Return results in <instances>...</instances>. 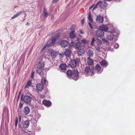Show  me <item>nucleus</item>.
Wrapping results in <instances>:
<instances>
[{
	"label": "nucleus",
	"mask_w": 135,
	"mask_h": 135,
	"mask_svg": "<svg viewBox=\"0 0 135 135\" xmlns=\"http://www.w3.org/2000/svg\"><path fill=\"white\" fill-rule=\"evenodd\" d=\"M92 22H88L89 26L90 27L91 29H92L93 28V27L91 25Z\"/></svg>",
	"instance_id": "obj_36"
},
{
	"label": "nucleus",
	"mask_w": 135,
	"mask_h": 135,
	"mask_svg": "<svg viewBox=\"0 0 135 135\" xmlns=\"http://www.w3.org/2000/svg\"><path fill=\"white\" fill-rule=\"evenodd\" d=\"M95 34L96 36L98 37L101 38L103 37L104 33L103 31L100 29L96 31Z\"/></svg>",
	"instance_id": "obj_3"
},
{
	"label": "nucleus",
	"mask_w": 135,
	"mask_h": 135,
	"mask_svg": "<svg viewBox=\"0 0 135 135\" xmlns=\"http://www.w3.org/2000/svg\"><path fill=\"white\" fill-rule=\"evenodd\" d=\"M59 68L61 70H64L66 69V65L65 64H61L59 66Z\"/></svg>",
	"instance_id": "obj_23"
},
{
	"label": "nucleus",
	"mask_w": 135,
	"mask_h": 135,
	"mask_svg": "<svg viewBox=\"0 0 135 135\" xmlns=\"http://www.w3.org/2000/svg\"><path fill=\"white\" fill-rule=\"evenodd\" d=\"M101 2L99 4V6L100 8L103 9L107 7V3L106 2Z\"/></svg>",
	"instance_id": "obj_9"
},
{
	"label": "nucleus",
	"mask_w": 135,
	"mask_h": 135,
	"mask_svg": "<svg viewBox=\"0 0 135 135\" xmlns=\"http://www.w3.org/2000/svg\"><path fill=\"white\" fill-rule=\"evenodd\" d=\"M71 52L70 49H67L65 52V54L66 56L69 57L71 55Z\"/></svg>",
	"instance_id": "obj_19"
},
{
	"label": "nucleus",
	"mask_w": 135,
	"mask_h": 135,
	"mask_svg": "<svg viewBox=\"0 0 135 135\" xmlns=\"http://www.w3.org/2000/svg\"><path fill=\"white\" fill-rule=\"evenodd\" d=\"M80 33L81 34H83L84 33V32L82 31V30H80Z\"/></svg>",
	"instance_id": "obj_47"
},
{
	"label": "nucleus",
	"mask_w": 135,
	"mask_h": 135,
	"mask_svg": "<svg viewBox=\"0 0 135 135\" xmlns=\"http://www.w3.org/2000/svg\"><path fill=\"white\" fill-rule=\"evenodd\" d=\"M31 100L32 98L30 96L26 95V103H30Z\"/></svg>",
	"instance_id": "obj_20"
},
{
	"label": "nucleus",
	"mask_w": 135,
	"mask_h": 135,
	"mask_svg": "<svg viewBox=\"0 0 135 135\" xmlns=\"http://www.w3.org/2000/svg\"><path fill=\"white\" fill-rule=\"evenodd\" d=\"M79 75V72L78 71L76 70H73L72 72V75L74 76L76 78V79L75 80H76L78 79L77 78Z\"/></svg>",
	"instance_id": "obj_11"
},
{
	"label": "nucleus",
	"mask_w": 135,
	"mask_h": 135,
	"mask_svg": "<svg viewBox=\"0 0 135 135\" xmlns=\"http://www.w3.org/2000/svg\"><path fill=\"white\" fill-rule=\"evenodd\" d=\"M103 20L104 18L103 16L100 15L97 16L96 21L98 23H102L103 21Z\"/></svg>",
	"instance_id": "obj_7"
},
{
	"label": "nucleus",
	"mask_w": 135,
	"mask_h": 135,
	"mask_svg": "<svg viewBox=\"0 0 135 135\" xmlns=\"http://www.w3.org/2000/svg\"><path fill=\"white\" fill-rule=\"evenodd\" d=\"M113 38V37L112 35H109L107 36V39L110 41L112 40Z\"/></svg>",
	"instance_id": "obj_29"
},
{
	"label": "nucleus",
	"mask_w": 135,
	"mask_h": 135,
	"mask_svg": "<svg viewBox=\"0 0 135 135\" xmlns=\"http://www.w3.org/2000/svg\"><path fill=\"white\" fill-rule=\"evenodd\" d=\"M73 43H74L75 45V46L76 48L79 49L80 48V47L81 46V44L79 42H72Z\"/></svg>",
	"instance_id": "obj_24"
},
{
	"label": "nucleus",
	"mask_w": 135,
	"mask_h": 135,
	"mask_svg": "<svg viewBox=\"0 0 135 135\" xmlns=\"http://www.w3.org/2000/svg\"><path fill=\"white\" fill-rule=\"evenodd\" d=\"M94 4H93L92 6H91L90 8L89 9H91L93 7H94Z\"/></svg>",
	"instance_id": "obj_46"
},
{
	"label": "nucleus",
	"mask_w": 135,
	"mask_h": 135,
	"mask_svg": "<svg viewBox=\"0 0 135 135\" xmlns=\"http://www.w3.org/2000/svg\"><path fill=\"white\" fill-rule=\"evenodd\" d=\"M44 68H37V72L40 75H43L44 73Z\"/></svg>",
	"instance_id": "obj_10"
},
{
	"label": "nucleus",
	"mask_w": 135,
	"mask_h": 135,
	"mask_svg": "<svg viewBox=\"0 0 135 135\" xmlns=\"http://www.w3.org/2000/svg\"><path fill=\"white\" fill-rule=\"evenodd\" d=\"M87 63L88 65L91 66L92 65L93 63V61L90 57L87 58Z\"/></svg>",
	"instance_id": "obj_17"
},
{
	"label": "nucleus",
	"mask_w": 135,
	"mask_h": 135,
	"mask_svg": "<svg viewBox=\"0 0 135 135\" xmlns=\"http://www.w3.org/2000/svg\"><path fill=\"white\" fill-rule=\"evenodd\" d=\"M96 49L99 52L100 51V47L98 46H96L95 47Z\"/></svg>",
	"instance_id": "obj_39"
},
{
	"label": "nucleus",
	"mask_w": 135,
	"mask_h": 135,
	"mask_svg": "<svg viewBox=\"0 0 135 135\" xmlns=\"http://www.w3.org/2000/svg\"><path fill=\"white\" fill-rule=\"evenodd\" d=\"M75 28V26H73L72 27H71V30H73L72 28Z\"/></svg>",
	"instance_id": "obj_49"
},
{
	"label": "nucleus",
	"mask_w": 135,
	"mask_h": 135,
	"mask_svg": "<svg viewBox=\"0 0 135 135\" xmlns=\"http://www.w3.org/2000/svg\"><path fill=\"white\" fill-rule=\"evenodd\" d=\"M80 61V59L79 58H76L75 60H71L70 63V65L72 68L76 67V64L78 63Z\"/></svg>",
	"instance_id": "obj_2"
},
{
	"label": "nucleus",
	"mask_w": 135,
	"mask_h": 135,
	"mask_svg": "<svg viewBox=\"0 0 135 135\" xmlns=\"http://www.w3.org/2000/svg\"><path fill=\"white\" fill-rule=\"evenodd\" d=\"M100 29L103 31H104L106 32L108 30V28L105 25H102L100 26Z\"/></svg>",
	"instance_id": "obj_13"
},
{
	"label": "nucleus",
	"mask_w": 135,
	"mask_h": 135,
	"mask_svg": "<svg viewBox=\"0 0 135 135\" xmlns=\"http://www.w3.org/2000/svg\"><path fill=\"white\" fill-rule=\"evenodd\" d=\"M47 81V80L45 78H42V79L41 80V84L43 85L45 84H46V82Z\"/></svg>",
	"instance_id": "obj_28"
},
{
	"label": "nucleus",
	"mask_w": 135,
	"mask_h": 135,
	"mask_svg": "<svg viewBox=\"0 0 135 135\" xmlns=\"http://www.w3.org/2000/svg\"><path fill=\"white\" fill-rule=\"evenodd\" d=\"M61 34L60 33H58L57 34L55 35L53 37L51 40V43L53 45L55 44V42L56 40L61 35Z\"/></svg>",
	"instance_id": "obj_5"
},
{
	"label": "nucleus",
	"mask_w": 135,
	"mask_h": 135,
	"mask_svg": "<svg viewBox=\"0 0 135 135\" xmlns=\"http://www.w3.org/2000/svg\"><path fill=\"white\" fill-rule=\"evenodd\" d=\"M46 45H44L41 50V52H43L45 49L46 48Z\"/></svg>",
	"instance_id": "obj_38"
},
{
	"label": "nucleus",
	"mask_w": 135,
	"mask_h": 135,
	"mask_svg": "<svg viewBox=\"0 0 135 135\" xmlns=\"http://www.w3.org/2000/svg\"><path fill=\"white\" fill-rule=\"evenodd\" d=\"M95 41V38L93 37L92 38V40L91 42V45L92 46L93 45L94 42Z\"/></svg>",
	"instance_id": "obj_37"
},
{
	"label": "nucleus",
	"mask_w": 135,
	"mask_h": 135,
	"mask_svg": "<svg viewBox=\"0 0 135 135\" xmlns=\"http://www.w3.org/2000/svg\"><path fill=\"white\" fill-rule=\"evenodd\" d=\"M100 2H100V1H99L96 4V5L93 8V9L94 10V9H95V8H96L97 7V6H98L99 5V4Z\"/></svg>",
	"instance_id": "obj_33"
},
{
	"label": "nucleus",
	"mask_w": 135,
	"mask_h": 135,
	"mask_svg": "<svg viewBox=\"0 0 135 135\" xmlns=\"http://www.w3.org/2000/svg\"><path fill=\"white\" fill-rule=\"evenodd\" d=\"M17 16H13V17L12 18V19H13V18H15V17H17Z\"/></svg>",
	"instance_id": "obj_50"
},
{
	"label": "nucleus",
	"mask_w": 135,
	"mask_h": 135,
	"mask_svg": "<svg viewBox=\"0 0 135 135\" xmlns=\"http://www.w3.org/2000/svg\"><path fill=\"white\" fill-rule=\"evenodd\" d=\"M18 119H17L16 120V122H15V126H16L17 125V123H18Z\"/></svg>",
	"instance_id": "obj_45"
},
{
	"label": "nucleus",
	"mask_w": 135,
	"mask_h": 135,
	"mask_svg": "<svg viewBox=\"0 0 135 135\" xmlns=\"http://www.w3.org/2000/svg\"><path fill=\"white\" fill-rule=\"evenodd\" d=\"M101 65L104 67H106L108 65L107 61L105 60H103L100 62Z\"/></svg>",
	"instance_id": "obj_12"
},
{
	"label": "nucleus",
	"mask_w": 135,
	"mask_h": 135,
	"mask_svg": "<svg viewBox=\"0 0 135 135\" xmlns=\"http://www.w3.org/2000/svg\"><path fill=\"white\" fill-rule=\"evenodd\" d=\"M30 110L29 108L27 107H26V114H28L30 112Z\"/></svg>",
	"instance_id": "obj_32"
},
{
	"label": "nucleus",
	"mask_w": 135,
	"mask_h": 135,
	"mask_svg": "<svg viewBox=\"0 0 135 135\" xmlns=\"http://www.w3.org/2000/svg\"><path fill=\"white\" fill-rule=\"evenodd\" d=\"M29 125V120H26V128L28 127Z\"/></svg>",
	"instance_id": "obj_35"
},
{
	"label": "nucleus",
	"mask_w": 135,
	"mask_h": 135,
	"mask_svg": "<svg viewBox=\"0 0 135 135\" xmlns=\"http://www.w3.org/2000/svg\"><path fill=\"white\" fill-rule=\"evenodd\" d=\"M96 43L98 45H100L102 43L101 41L99 39H97Z\"/></svg>",
	"instance_id": "obj_31"
},
{
	"label": "nucleus",
	"mask_w": 135,
	"mask_h": 135,
	"mask_svg": "<svg viewBox=\"0 0 135 135\" xmlns=\"http://www.w3.org/2000/svg\"><path fill=\"white\" fill-rule=\"evenodd\" d=\"M84 74L86 76L90 75L92 76L95 74V68L94 66L91 67V68L89 66H86L84 69Z\"/></svg>",
	"instance_id": "obj_1"
},
{
	"label": "nucleus",
	"mask_w": 135,
	"mask_h": 135,
	"mask_svg": "<svg viewBox=\"0 0 135 135\" xmlns=\"http://www.w3.org/2000/svg\"><path fill=\"white\" fill-rule=\"evenodd\" d=\"M43 12L45 17H47L48 16V14L47 12V10L45 8H44Z\"/></svg>",
	"instance_id": "obj_26"
},
{
	"label": "nucleus",
	"mask_w": 135,
	"mask_h": 135,
	"mask_svg": "<svg viewBox=\"0 0 135 135\" xmlns=\"http://www.w3.org/2000/svg\"><path fill=\"white\" fill-rule=\"evenodd\" d=\"M51 55L52 58L55 59L57 56V53L55 51H53L51 53Z\"/></svg>",
	"instance_id": "obj_21"
},
{
	"label": "nucleus",
	"mask_w": 135,
	"mask_h": 135,
	"mask_svg": "<svg viewBox=\"0 0 135 135\" xmlns=\"http://www.w3.org/2000/svg\"><path fill=\"white\" fill-rule=\"evenodd\" d=\"M31 84V80H29L26 84V88L30 86Z\"/></svg>",
	"instance_id": "obj_30"
},
{
	"label": "nucleus",
	"mask_w": 135,
	"mask_h": 135,
	"mask_svg": "<svg viewBox=\"0 0 135 135\" xmlns=\"http://www.w3.org/2000/svg\"><path fill=\"white\" fill-rule=\"evenodd\" d=\"M42 103L44 105L47 107L50 106L51 104L50 101L46 100H44L42 101Z\"/></svg>",
	"instance_id": "obj_8"
},
{
	"label": "nucleus",
	"mask_w": 135,
	"mask_h": 135,
	"mask_svg": "<svg viewBox=\"0 0 135 135\" xmlns=\"http://www.w3.org/2000/svg\"><path fill=\"white\" fill-rule=\"evenodd\" d=\"M81 43L84 44H86L87 43V41L85 39H83L81 41Z\"/></svg>",
	"instance_id": "obj_34"
},
{
	"label": "nucleus",
	"mask_w": 135,
	"mask_h": 135,
	"mask_svg": "<svg viewBox=\"0 0 135 135\" xmlns=\"http://www.w3.org/2000/svg\"><path fill=\"white\" fill-rule=\"evenodd\" d=\"M88 56L89 57H93L94 54L93 51L92 50H89L87 52Z\"/></svg>",
	"instance_id": "obj_18"
},
{
	"label": "nucleus",
	"mask_w": 135,
	"mask_h": 135,
	"mask_svg": "<svg viewBox=\"0 0 135 135\" xmlns=\"http://www.w3.org/2000/svg\"><path fill=\"white\" fill-rule=\"evenodd\" d=\"M29 24V23L27 22V23L26 25H28Z\"/></svg>",
	"instance_id": "obj_51"
},
{
	"label": "nucleus",
	"mask_w": 135,
	"mask_h": 135,
	"mask_svg": "<svg viewBox=\"0 0 135 135\" xmlns=\"http://www.w3.org/2000/svg\"><path fill=\"white\" fill-rule=\"evenodd\" d=\"M74 31H72L70 33V37L71 39H74L76 38V36L74 35Z\"/></svg>",
	"instance_id": "obj_22"
},
{
	"label": "nucleus",
	"mask_w": 135,
	"mask_h": 135,
	"mask_svg": "<svg viewBox=\"0 0 135 135\" xmlns=\"http://www.w3.org/2000/svg\"><path fill=\"white\" fill-rule=\"evenodd\" d=\"M72 72L70 70H68L67 72V75L69 76H72Z\"/></svg>",
	"instance_id": "obj_27"
},
{
	"label": "nucleus",
	"mask_w": 135,
	"mask_h": 135,
	"mask_svg": "<svg viewBox=\"0 0 135 135\" xmlns=\"http://www.w3.org/2000/svg\"><path fill=\"white\" fill-rule=\"evenodd\" d=\"M34 71H32L31 74V78H33L34 75Z\"/></svg>",
	"instance_id": "obj_43"
},
{
	"label": "nucleus",
	"mask_w": 135,
	"mask_h": 135,
	"mask_svg": "<svg viewBox=\"0 0 135 135\" xmlns=\"http://www.w3.org/2000/svg\"><path fill=\"white\" fill-rule=\"evenodd\" d=\"M36 88L38 91L41 92L44 89V86L40 83H37L36 85Z\"/></svg>",
	"instance_id": "obj_4"
},
{
	"label": "nucleus",
	"mask_w": 135,
	"mask_h": 135,
	"mask_svg": "<svg viewBox=\"0 0 135 135\" xmlns=\"http://www.w3.org/2000/svg\"><path fill=\"white\" fill-rule=\"evenodd\" d=\"M45 45H46V47H48L49 46H51L52 45H53L51 44H51H46Z\"/></svg>",
	"instance_id": "obj_42"
},
{
	"label": "nucleus",
	"mask_w": 135,
	"mask_h": 135,
	"mask_svg": "<svg viewBox=\"0 0 135 135\" xmlns=\"http://www.w3.org/2000/svg\"><path fill=\"white\" fill-rule=\"evenodd\" d=\"M113 31H113L112 32H111V33H112V32H113Z\"/></svg>",
	"instance_id": "obj_52"
},
{
	"label": "nucleus",
	"mask_w": 135,
	"mask_h": 135,
	"mask_svg": "<svg viewBox=\"0 0 135 135\" xmlns=\"http://www.w3.org/2000/svg\"><path fill=\"white\" fill-rule=\"evenodd\" d=\"M85 20L84 19H82L81 20V25H83L84 23Z\"/></svg>",
	"instance_id": "obj_40"
},
{
	"label": "nucleus",
	"mask_w": 135,
	"mask_h": 135,
	"mask_svg": "<svg viewBox=\"0 0 135 135\" xmlns=\"http://www.w3.org/2000/svg\"><path fill=\"white\" fill-rule=\"evenodd\" d=\"M60 0H53L52 2V3H56L58 2Z\"/></svg>",
	"instance_id": "obj_41"
},
{
	"label": "nucleus",
	"mask_w": 135,
	"mask_h": 135,
	"mask_svg": "<svg viewBox=\"0 0 135 135\" xmlns=\"http://www.w3.org/2000/svg\"><path fill=\"white\" fill-rule=\"evenodd\" d=\"M44 62L43 61H41L38 63L37 67V68H44Z\"/></svg>",
	"instance_id": "obj_14"
},
{
	"label": "nucleus",
	"mask_w": 135,
	"mask_h": 135,
	"mask_svg": "<svg viewBox=\"0 0 135 135\" xmlns=\"http://www.w3.org/2000/svg\"><path fill=\"white\" fill-rule=\"evenodd\" d=\"M23 105V104L22 103H20V107H22Z\"/></svg>",
	"instance_id": "obj_48"
},
{
	"label": "nucleus",
	"mask_w": 135,
	"mask_h": 135,
	"mask_svg": "<svg viewBox=\"0 0 135 135\" xmlns=\"http://www.w3.org/2000/svg\"><path fill=\"white\" fill-rule=\"evenodd\" d=\"M88 18L89 22H93V19L92 17L91 16V14L90 12H89L88 15Z\"/></svg>",
	"instance_id": "obj_25"
},
{
	"label": "nucleus",
	"mask_w": 135,
	"mask_h": 135,
	"mask_svg": "<svg viewBox=\"0 0 135 135\" xmlns=\"http://www.w3.org/2000/svg\"><path fill=\"white\" fill-rule=\"evenodd\" d=\"M119 45L118 44L115 43V48H117L119 47Z\"/></svg>",
	"instance_id": "obj_44"
},
{
	"label": "nucleus",
	"mask_w": 135,
	"mask_h": 135,
	"mask_svg": "<svg viewBox=\"0 0 135 135\" xmlns=\"http://www.w3.org/2000/svg\"><path fill=\"white\" fill-rule=\"evenodd\" d=\"M69 43L67 41L63 40L60 42V45L63 47H65L69 45Z\"/></svg>",
	"instance_id": "obj_6"
},
{
	"label": "nucleus",
	"mask_w": 135,
	"mask_h": 135,
	"mask_svg": "<svg viewBox=\"0 0 135 135\" xmlns=\"http://www.w3.org/2000/svg\"><path fill=\"white\" fill-rule=\"evenodd\" d=\"M85 52V51L84 49L80 48L79 49L78 52V53L79 56H81L82 54H84Z\"/></svg>",
	"instance_id": "obj_16"
},
{
	"label": "nucleus",
	"mask_w": 135,
	"mask_h": 135,
	"mask_svg": "<svg viewBox=\"0 0 135 135\" xmlns=\"http://www.w3.org/2000/svg\"><path fill=\"white\" fill-rule=\"evenodd\" d=\"M95 69L98 73H100V71L101 70V67L99 64H97L96 65L95 67Z\"/></svg>",
	"instance_id": "obj_15"
}]
</instances>
